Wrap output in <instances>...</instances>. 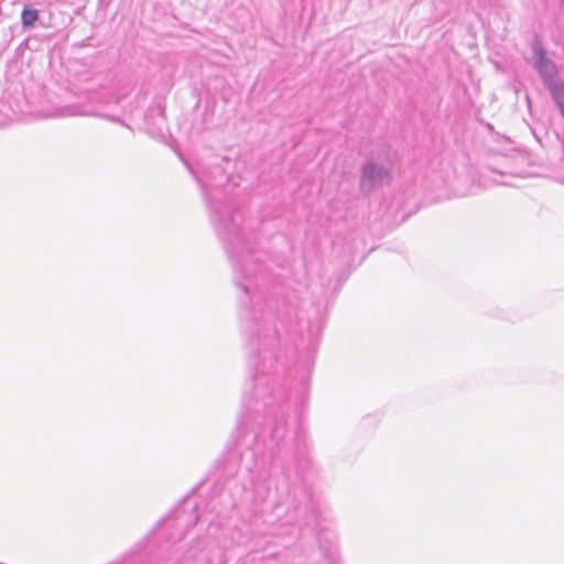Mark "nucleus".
Segmentation results:
<instances>
[{"label": "nucleus", "instance_id": "nucleus-1", "mask_svg": "<svg viewBox=\"0 0 564 564\" xmlns=\"http://www.w3.org/2000/svg\"><path fill=\"white\" fill-rule=\"evenodd\" d=\"M227 156L212 155L191 172L200 186L210 221L230 260L240 290L241 332L250 350L253 377L246 382L238 417V446L245 500L272 535H297L300 525L317 522L306 492L296 485L306 463L307 440L300 415L310 390L323 318L319 304L297 303L282 293L268 253L254 249L243 214L229 195Z\"/></svg>", "mask_w": 564, "mask_h": 564}, {"label": "nucleus", "instance_id": "nucleus-2", "mask_svg": "<svg viewBox=\"0 0 564 564\" xmlns=\"http://www.w3.org/2000/svg\"><path fill=\"white\" fill-rule=\"evenodd\" d=\"M395 153L388 147L372 152L360 166L359 188L362 194H370L393 178Z\"/></svg>", "mask_w": 564, "mask_h": 564}, {"label": "nucleus", "instance_id": "nucleus-3", "mask_svg": "<svg viewBox=\"0 0 564 564\" xmlns=\"http://www.w3.org/2000/svg\"><path fill=\"white\" fill-rule=\"evenodd\" d=\"M532 52L533 67L550 91L560 113L564 117V80L561 78L555 63L546 56V51L539 40L533 41Z\"/></svg>", "mask_w": 564, "mask_h": 564}, {"label": "nucleus", "instance_id": "nucleus-4", "mask_svg": "<svg viewBox=\"0 0 564 564\" xmlns=\"http://www.w3.org/2000/svg\"><path fill=\"white\" fill-rule=\"evenodd\" d=\"M197 509V503L191 505L189 501L185 502L183 507L176 509L173 514L164 519L162 523H159L156 528L158 534H163L165 530L171 529L173 532L169 541L182 540L185 533L195 527L199 520L200 516Z\"/></svg>", "mask_w": 564, "mask_h": 564}, {"label": "nucleus", "instance_id": "nucleus-5", "mask_svg": "<svg viewBox=\"0 0 564 564\" xmlns=\"http://www.w3.org/2000/svg\"><path fill=\"white\" fill-rule=\"evenodd\" d=\"M118 102V99L111 96L100 97V101L97 105H67L57 108L52 116L54 117H75V116H93L106 118L110 121L119 122L120 124L130 128L123 120L117 116H111L104 111V106L110 102Z\"/></svg>", "mask_w": 564, "mask_h": 564}, {"label": "nucleus", "instance_id": "nucleus-6", "mask_svg": "<svg viewBox=\"0 0 564 564\" xmlns=\"http://www.w3.org/2000/svg\"><path fill=\"white\" fill-rule=\"evenodd\" d=\"M317 540L324 555L332 558L336 553L337 536L335 532L321 529L317 532Z\"/></svg>", "mask_w": 564, "mask_h": 564}, {"label": "nucleus", "instance_id": "nucleus-7", "mask_svg": "<svg viewBox=\"0 0 564 564\" xmlns=\"http://www.w3.org/2000/svg\"><path fill=\"white\" fill-rule=\"evenodd\" d=\"M40 19V11L32 4H25L21 12V24L24 30L34 28L36 21Z\"/></svg>", "mask_w": 564, "mask_h": 564}, {"label": "nucleus", "instance_id": "nucleus-8", "mask_svg": "<svg viewBox=\"0 0 564 564\" xmlns=\"http://www.w3.org/2000/svg\"><path fill=\"white\" fill-rule=\"evenodd\" d=\"M237 453H229L227 457L224 458L223 462L219 464L220 470V477L230 478L235 476L238 471L237 466Z\"/></svg>", "mask_w": 564, "mask_h": 564}]
</instances>
